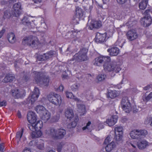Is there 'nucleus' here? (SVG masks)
<instances>
[{"mask_svg":"<svg viewBox=\"0 0 152 152\" xmlns=\"http://www.w3.org/2000/svg\"><path fill=\"white\" fill-rule=\"evenodd\" d=\"M48 152H55L53 150H50Z\"/></svg>","mask_w":152,"mask_h":152,"instance_id":"69168bd1","label":"nucleus"},{"mask_svg":"<svg viewBox=\"0 0 152 152\" xmlns=\"http://www.w3.org/2000/svg\"><path fill=\"white\" fill-rule=\"evenodd\" d=\"M102 25L101 21H95L92 20L90 23H88L87 27L90 29H92L93 28H98Z\"/></svg>","mask_w":152,"mask_h":152,"instance_id":"f3484780","label":"nucleus"},{"mask_svg":"<svg viewBox=\"0 0 152 152\" xmlns=\"http://www.w3.org/2000/svg\"><path fill=\"white\" fill-rule=\"evenodd\" d=\"M35 3H40L42 1V0H33Z\"/></svg>","mask_w":152,"mask_h":152,"instance_id":"bf43d9fd","label":"nucleus"},{"mask_svg":"<svg viewBox=\"0 0 152 152\" xmlns=\"http://www.w3.org/2000/svg\"><path fill=\"white\" fill-rule=\"evenodd\" d=\"M22 43L23 45H28L32 47H36L39 44L38 39L31 36L25 37L23 39Z\"/></svg>","mask_w":152,"mask_h":152,"instance_id":"f03ea898","label":"nucleus"},{"mask_svg":"<svg viewBox=\"0 0 152 152\" xmlns=\"http://www.w3.org/2000/svg\"><path fill=\"white\" fill-rule=\"evenodd\" d=\"M110 60V57L108 56H101L96 58L93 61L94 65L96 66H100L102 62H104L105 61H109Z\"/></svg>","mask_w":152,"mask_h":152,"instance_id":"9d476101","label":"nucleus"},{"mask_svg":"<svg viewBox=\"0 0 152 152\" xmlns=\"http://www.w3.org/2000/svg\"><path fill=\"white\" fill-rule=\"evenodd\" d=\"M138 133L139 136L142 135L145 136L147 134L148 132L146 130H138Z\"/></svg>","mask_w":152,"mask_h":152,"instance_id":"a18cd8bd","label":"nucleus"},{"mask_svg":"<svg viewBox=\"0 0 152 152\" xmlns=\"http://www.w3.org/2000/svg\"><path fill=\"white\" fill-rule=\"evenodd\" d=\"M134 110L135 111V112H137L138 111V110H137H137H134Z\"/></svg>","mask_w":152,"mask_h":152,"instance_id":"338daca9","label":"nucleus"},{"mask_svg":"<svg viewBox=\"0 0 152 152\" xmlns=\"http://www.w3.org/2000/svg\"><path fill=\"white\" fill-rule=\"evenodd\" d=\"M27 119L30 125L35 122L37 120L35 113L32 111L29 112L27 114Z\"/></svg>","mask_w":152,"mask_h":152,"instance_id":"dca6fc26","label":"nucleus"},{"mask_svg":"<svg viewBox=\"0 0 152 152\" xmlns=\"http://www.w3.org/2000/svg\"><path fill=\"white\" fill-rule=\"evenodd\" d=\"M131 146L133 148H136V143L135 142H131L130 143Z\"/></svg>","mask_w":152,"mask_h":152,"instance_id":"864d4df0","label":"nucleus"},{"mask_svg":"<svg viewBox=\"0 0 152 152\" xmlns=\"http://www.w3.org/2000/svg\"><path fill=\"white\" fill-rule=\"evenodd\" d=\"M112 32H108L104 34L98 33L96 34L95 41L97 42H102L105 41L107 39L112 36Z\"/></svg>","mask_w":152,"mask_h":152,"instance_id":"7ed1b4c3","label":"nucleus"},{"mask_svg":"<svg viewBox=\"0 0 152 152\" xmlns=\"http://www.w3.org/2000/svg\"><path fill=\"white\" fill-rule=\"evenodd\" d=\"M121 104L122 109L125 112L129 113L131 110L130 104L127 98L125 97L122 99Z\"/></svg>","mask_w":152,"mask_h":152,"instance_id":"6e6552de","label":"nucleus"},{"mask_svg":"<svg viewBox=\"0 0 152 152\" xmlns=\"http://www.w3.org/2000/svg\"><path fill=\"white\" fill-rule=\"evenodd\" d=\"M4 32V30H2L0 32V38L2 37Z\"/></svg>","mask_w":152,"mask_h":152,"instance_id":"13d9d810","label":"nucleus"},{"mask_svg":"<svg viewBox=\"0 0 152 152\" xmlns=\"http://www.w3.org/2000/svg\"><path fill=\"white\" fill-rule=\"evenodd\" d=\"M65 115L68 118L71 119L74 118L73 111L72 109H68L65 112Z\"/></svg>","mask_w":152,"mask_h":152,"instance_id":"bb28decb","label":"nucleus"},{"mask_svg":"<svg viewBox=\"0 0 152 152\" xmlns=\"http://www.w3.org/2000/svg\"><path fill=\"white\" fill-rule=\"evenodd\" d=\"M37 148L41 150H43L44 148V141L42 140H40L37 145Z\"/></svg>","mask_w":152,"mask_h":152,"instance_id":"72a5a7b5","label":"nucleus"},{"mask_svg":"<svg viewBox=\"0 0 152 152\" xmlns=\"http://www.w3.org/2000/svg\"><path fill=\"white\" fill-rule=\"evenodd\" d=\"M64 88V87L62 85H60L58 88V91H63V89Z\"/></svg>","mask_w":152,"mask_h":152,"instance_id":"6e6d98bb","label":"nucleus"},{"mask_svg":"<svg viewBox=\"0 0 152 152\" xmlns=\"http://www.w3.org/2000/svg\"><path fill=\"white\" fill-rule=\"evenodd\" d=\"M46 110L45 107L42 105H38L35 108L36 111L40 115L44 113Z\"/></svg>","mask_w":152,"mask_h":152,"instance_id":"cd10ccee","label":"nucleus"},{"mask_svg":"<svg viewBox=\"0 0 152 152\" xmlns=\"http://www.w3.org/2000/svg\"><path fill=\"white\" fill-rule=\"evenodd\" d=\"M42 135V133L41 130L34 129L31 133L32 138H36L41 137Z\"/></svg>","mask_w":152,"mask_h":152,"instance_id":"412c9836","label":"nucleus"},{"mask_svg":"<svg viewBox=\"0 0 152 152\" xmlns=\"http://www.w3.org/2000/svg\"><path fill=\"white\" fill-rule=\"evenodd\" d=\"M62 151V143L59 144L58 145L57 151L58 152H60Z\"/></svg>","mask_w":152,"mask_h":152,"instance_id":"09e8293b","label":"nucleus"},{"mask_svg":"<svg viewBox=\"0 0 152 152\" xmlns=\"http://www.w3.org/2000/svg\"><path fill=\"white\" fill-rule=\"evenodd\" d=\"M13 15L15 17H18L22 12L21 4L20 3L15 4L13 7Z\"/></svg>","mask_w":152,"mask_h":152,"instance_id":"9b49d317","label":"nucleus"},{"mask_svg":"<svg viewBox=\"0 0 152 152\" xmlns=\"http://www.w3.org/2000/svg\"><path fill=\"white\" fill-rule=\"evenodd\" d=\"M116 67V63L115 61H105L103 65L104 70L106 72H111L114 70Z\"/></svg>","mask_w":152,"mask_h":152,"instance_id":"423d86ee","label":"nucleus"},{"mask_svg":"<svg viewBox=\"0 0 152 152\" xmlns=\"http://www.w3.org/2000/svg\"><path fill=\"white\" fill-rule=\"evenodd\" d=\"M43 126V122L41 120L36 121L31 125H28V127L30 130H41Z\"/></svg>","mask_w":152,"mask_h":152,"instance_id":"ddd939ff","label":"nucleus"},{"mask_svg":"<svg viewBox=\"0 0 152 152\" xmlns=\"http://www.w3.org/2000/svg\"><path fill=\"white\" fill-rule=\"evenodd\" d=\"M118 116L117 115H114L107 119L104 123L108 125L109 126L114 125L117 122Z\"/></svg>","mask_w":152,"mask_h":152,"instance_id":"2eb2a0df","label":"nucleus"},{"mask_svg":"<svg viewBox=\"0 0 152 152\" xmlns=\"http://www.w3.org/2000/svg\"><path fill=\"white\" fill-rule=\"evenodd\" d=\"M65 134V130L62 129H52L51 131V136L56 139L62 138Z\"/></svg>","mask_w":152,"mask_h":152,"instance_id":"20e7f679","label":"nucleus"},{"mask_svg":"<svg viewBox=\"0 0 152 152\" xmlns=\"http://www.w3.org/2000/svg\"><path fill=\"white\" fill-rule=\"evenodd\" d=\"M8 39L9 42L11 43L15 42L16 40L15 35L13 33H10L8 34Z\"/></svg>","mask_w":152,"mask_h":152,"instance_id":"2f4dec72","label":"nucleus"},{"mask_svg":"<svg viewBox=\"0 0 152 152\" xmlns=\"http://www.w3.org/2000/svg\"><path fill=\"white\" fill-rule=\"evenodd\" d=\"M4 147L2 144L0 145V152H3Z\"/></svg>","mask_w":152,"mask_h":152,"instance_id":"4d7b16f0","label":"nucleus"},{"mask_svg":"<svg viewBox=\"0 0 152 152\" xmlns=\"http://www.w3.org/2000/svg\"><path fill=\"white\" fill-rule=\"evenodd\" d=\"M6 105V101H4L0 102V106L2 107L5 106Z\"/></svg>","mask_w":152,"mask_h":152,"instance_id":"5fc2aeb1","label":"nucleus"},{"mask_svg":"<svg viewBox=\"0 0 152 152\" xmlns=\"http://www.w3.org/2000/svg\"><path fill=\"white\" fill-rule=\"evenodd\" d=\"M18 117L19 118H20L21 117V115L20 112H18Z\"/></svg>","mask_w":152,"mask_h":152,"instance_id":"052dcab7","label":"nucleus"},{"mask_svg":"<svg viewBox=\"0 0 152 152\" xmlns=\"http://www.w3.org/2000/svg\"><path fill=\"white\" fill-rule=\"evenodd\" d=\"M39 79L37 80V82H41L42 85L45 86H47L49 84V80L47 77L43 78L39 77Z\"/></svg>","mask_w":152,"mask_h":152,"instance_id":"a878e982","label":"nucleus"},{"mask_svg":"<svg viewBox=\"0 0 152 152\" xmlns=\"http://www.w3.org/2000/svg\"><path fill=\"white\" fill-rule=\"evenodd\" d=\"M40 116L42 120L46 121L50 118V115L49 112L46 110L45 111V112Z\"/></svg>","mask_w":152,"mask_h":152,"instance_id":"b1692460","label":"nucleus"},{"mask_svg":"<svg viewBox=\"0 0 152 152\" xmlns=\"http://www.w3.org/2000/svg\"><path fill=\"white\" fill-rule=\"evenodd\" d=\"M77 107L78 109V111L79 112L82 113L83 114L85 112L86 109L84 105L82 104H77Z\"/></svg>","mask_w":152,"mask_h":152,"instance_id":"7c9ffc66","label":"nucleus"},{"mask_svg":"<svg viewBox=\"0 0 152 152\" xmlns=\"http://www.w3.org/2000/svg\"><path fill=\"white\" fill-rule=\"evenodd\" d=\"M92 129V124L90 121H88V123H87L86 126L83 127L82 128V129L83 130L87 129L88 130L90 131Z\"/></svg>","mask_w":152,"mask_h":152,"instance_id":"f704fd0d","label":"nucleus"},{"mask_svg":"<svg viewBox=\"0 0 152 152\" xmlns=\"http://www.w3.org/2000/svg\"><path fill=\"white\" fill-rule=\"evenodd\" d=\"M145 90H147L149 89V87L148 86H147L144 88Z\"/></svg>","mask_w":152,"mask_h":152,"instance_id":"0e129e2a","label":"nucleus"},{"mask_svg":"<svg viewBox=\"0 0 152 152\" xmlns=\"http://www.w3.org/2000/svg\"><path fill=\"white\" fill-rule=\"evenodd\" d=\"M115 138L117 141H121L123 137V128L122 127L118 126L115 128Z\"/></svg>","mask_w":152,"mask_h":152,"instance_id":"1a4fd4ad","label":"nucleus"},{"mask_svg":"<svg viewBox=\"0 0 152 152\" xmlns=\"http://www.w3.org/2000/svg\"><path fill=\"white\" fill-rule=\"evenodd\" d=\"M88 50L84 49L81 50L79 53L78 58L80 61H85L87 60L86 54Z\"/></svg>","mask_w":152,"mask_h":152,"instance_id":"a211bd4d","label":"nucleus"},{"mask_svg":"<svg viewBox=\"0 0 152 152\" xmlns=\"http://www.w3.org/2000/svg\"><path fill=\"white\" fill-rule=\"evenodd\" d=\"M78 56V54H76L75 56V57H77Z\"/></svg>","mask_w":152,"mask_h":152,"instance_id":"774afa93","label":"nucleus"},{"mask_svg":"<svg viewBox=\"0 0 152 152\" xmlns=\"http://www.w3.org/2000/svg\"><path fill=\"white\" fill-rule=\"evenodd\" d=\"M76 14L78 17L83 15V13L82 10L80 7H77L76 9Z\"/></svg>","mask_w":152,"mask_h":152,"instance_id":"c9c22d12","label":"nucleus"},{"mask_svg":"<svg viewBox=\"0 0 152 152\" xmlns=\"http://www.w3.org/2000/svg\"><path fill=\"white\" fill-rule=\"evenodd\" d=\"M138 130H134L131 131L129 133V136L132 139H136L139 137Z\"/></svg>","mask_w":152,"mask_h":152,"instance_id":"393cba45","label":"nucleus"},{"mask_svg":"<svg viewBox=\"0 0 152 152\" xmlns=\"http://www.w3.org/2000/svg\"><path fill=\"white\" fill-rule=\"evenodd\" d=\"M148 0H143L139 4V7L141 10L145 9L147 5Z\"/></svg>","mask_w":152,"mask_h":152,"instance_id":"c85d7f7f","label":"nucleus"},{"mask_svg":"<svg viewBox=\"0 0 152 152\" xmlns=\"http://www.w3.org/2000/svg\"><path fill=\"white\" fill-rule=\"evenodd\" d=\"M106 76L104 74L99 75L97 77V79L99 81L104 80L106 78Z\"/></svg>","mask_w":152,"mask_h":152,"instance_id":"c03bdc74","label":"nucleus"},{"mask_svg":"<svg viewBox=\"0 0 152 152\" xmlns=\"http://www.w3.org/2000/svg\"><path fill=\"white\" fill-rule=\"evenodd\" d=\"M127 39L130 41L134 40L138 37V35L135 30H131L128 31L127 34Z\"/></svg>","mask_w":152,"mask_h":152,"instance_id":"4468645a","label":"nucleus"},{"mask_svg":"<svg viewBox=\"0 0 152 152\" xmlns=\"http://www.w3.org/2000/svg\"><path fill=\"white\" fill-rule=\"evenodd\" d=\"M73 120L74 121H72L71 124H69L68 126V127L69 128L75 127L77 124V122L78 121V118L77 116H75Z\"/></svg>","mask_w":152,"mask_h":152,"instance_id":"c756f323","label":"nucleus"},{"mask_svg":"<svg viewBox=\"0 0 152 152\" xmlns=\"http://www.w3.org/2000/svg\"><path fill=\"white\" fill-rule=\"evenodd\" d=\"M150 143L152 144V142L149 143L145 140H141L137 142V146L140 149H143L149 145Z\"/></svg>","mask_w":152,"mask_h":152,"instance_id":"6ab92c4d","label":"nucleus"},{"mask_svg":"<svg viewBox=\"0 0 152 152\" xmlns=\"http://www.w3.org/2000/svg\"><path fill=\"white\" fill-rule=\"evenodd\" d=\"M145 124H147L150 123V125L152 126V117L147 118L145 121Z\"/></svg>","mask_w":152,"mask_h":152,"instance_id":"49530a36","label":"nucleus"},{"mask_svg":"<svg viewBox=\"0 0 152 152\" xmlns=\"http://www.w3.org/2000/svg\"><path fill=\"white\" fill-rule=\"evenodd\" d=\"M22 152H31V151L30 148L26 147L23 150Z\"/></svg>","mask_w":152,"mask_h":152,"instance_id":"603ef678","label":"nucleus"},{"mask_svg":"<svg viewBox=\"0 0 152 152\" xmlns=\"http://www.w3.org/2000/svg\"><path fill=\"white\" fill-rule=\"evenodd\" d=\"M107 51L110 54L111 56H116L119 53V50L117 47L111 48L107 50Z\"/></svg>","mask_w":152,"mask_h":152,"instance_id":"5701e85b","label":"nucleus"},{"mask_svg":"<svg viewBox=\"0 0 152 152\" xmlns=\"http://www.w3.org/2000/svg\"><path fill=\"white\" fill-rule=\"evenodd\" d=\"M117 87L118 89H120L121 88V84H118L117 86Z\"/></svg>","mask_w":152,"mask_h":152,"instance_id":"680f3d73","label":"nucleus"},{"mask_svg":"<svg viewBox=\"0 0 152 152\" xmlns=\"http://www.w3.org/2000/svg\"><path fill=\"white\" fill-rule=\"evenodd\" d=\"M112 140V137L110 136H108L105 139L104 144L107 145L105 147L106 151L110 152L113 150L115 147V142L113 141L110 142Z\"/></svg>","mask_w":152,"mask_h":152,"instance_id":"0eeeda50","label":"nucleus"},{"mask_svg":"<svg viewBox=\"0 0 152 152\" xmlns=\"http://www.w3.org/2000/svg\"><path fill=\"white\" fill-rule=\"evenodd\" d=\"M33 142H34V141H31L29 143V145L31 146L33 144Z\"/></svg>","mask_w":152,"mask_h":152,"instance_id":"e2e57ef3","label":"nucleus"},{"mask_svg":"<svg viewBox=\"0 0 152 152\" xmlns=\"http://www.w3.org/2000/svg\"><path fill=\"white\" fill-rule=\"evenodd\" d=\"M13 12H10L8 11H6L4 12V18H9L10 17H13Z\"/></svg>","mask_w":152,"mask_h":152,"instance_id":"58836bf2","label":"nucleus"},{"mask_svg":"<svg viewBox=\"0 0 152 152\" xmlns=\"http://www.w3.org/2000/svg\"><path fill=\"white\" fill-rule=\"evenodd\" d=\"M80 87V85L77 83L72 85L71 87L72 90L74 91H75L78 90Z\"/></svg>","mask_w":152,"mask_h":152,"instance_id":"37998d69","label":"nucleus"},{"mask_svg":"<svg viewBox=\"0 0 152 152\" xmlns=\"http://www.w3.org/2000/svg\"><path fill=\"white\" fill-rule=\"evenodd\" d=\"M120 94L119 91L109 90L108 91L107 97L112 99L118 96Z\"/></svg>","mask_w":152,"mask_h":152,"instance_id":"aec40b11","label":"nucleus"},{"mask_svg":"<svg viewBox=\"0 0 152 152\" xmlns=\"http://www.w3.org/2000/svg\"><path fill=\"white\" fill-rule=\"evenodd\" d=\"M23 132V129H22L21 131H18L17 132L16 135V138L17 139V141L18 142L20 140V139L22 135Z\"/></svg>","mask_w":152,"mask_h":152,"instance_id":"79ce46f5","label":"nucleus"},{"mask_svg":"<svg viewBox=\"0 0 152 152\" xmlns=\"http://www.w3.org/2000/svg\"><path fill=\"white\" fill-rule=\"evenodd\" d=\"M14 78V77L11 75H7L4 78V81L6 82H10L13 80Z\"/></svg>","mask_w":152,"mask_h":152,"instance_id":"e433bc0d","label":"nucleus"},{"mask_svg":"<svg viewBox=\"0 0 152 152\" xmlns=\"http://www.w3.org/2000/svg\"><path fill=\"white\" fill-rule=\"evenodd\" d=\"M152 98V92H151L145 98L144 100L147 101H149Z\"/></svg>","mask_w":152,"mask_h":152,"instance_id":"de8ad7c7","label":"nucleus"},{"mask_svg":"<svg viewBox=\"0 0 152 152\" xmlns=\"http://www.w3.org/2000/svg\"><path fill=\"white\" fill-rule=\"evenodd\" d=\"M150 13L152 14L149 10H146L144 13L147 15L141 20V23L145 27L149 26L152 23V18L150 15Z\"/></svg>","mask_w":152,"mask_h":152,"instance_id":"39448f33","label":"nucleus"},{"mask_svg":"<svg viewBox=\"0 0 152 152\" xmlns=\"http://www.w3.org/2000/svg\"><path fill=\"white\" fill-rule=\"evenodd\" d=\"M12 93L13 96L17 97L21 96L22 94L21 92L19 91L17 88H15V89L12 90Z\"/></svg>","mask_w":152,"mask_h":152,"instance_id":"473e14b6","label":"nucleus"},{"mask_svg":"<svg viewBox=\"0 0 152 152\" xmlns=\"http://www.w3.org/2000/svg\"><path fill=\"white\" fill-rule=\"evenodd\" d=\"M31 18L29 17L25 16L24 17L23 20H22V23L25 24V23L27 24H32L33 23H31L30 22H29Z\"/></svg>","mask_w":152,"mask_h":152,"instance_id":"ea45409f","label":"nucleus"},{"mask_svg":"<svg viewBox=\"0 0 152 152\" xmlns=\"http://www.w3.org/2000/svg\"><path fill=\"white\" fill-rule=\"evenodd\" d=\"M65 94L67 98L73 99L75 101L78 102H81V101L77 97L73 95V94L71 92L67 91H65Z\"/></svg>","mask_w":152,"mask_h":152,"instance_id":"4be33fe9","label":"nucleus"},{"mask_svg":"<svg viewBox=\"0 0 152 152\" xmlns=\"http://www.w3.org/2000/svg\"><path fill=\"white\" fill-rule=\"evenodd\" d=\"M49 101L52 104L59 106L61 103V96L54 92L50 93L48 96Z\"/></svg>","mask_w":152,"mask_h":152,"instance_id":"f257e3e1","label":"nucleus"},{"mask_svg":"<svg viewBox=\"0 0 152 152\" xmlns=\"http://www.w3.org/2000/svg\"><path fill=\"white\" fill-rule=\"evenodd\" d=\"M127 0H117V2L119 4H123L125 3Z\"/></svg>","mask_w":152,"mask_h":152,"instance_id":"8fccbe9b","label":"nucleus"},{"mask_svg":"<svg viewBox=\"0 0 152 152\" xmlns=\"http://www.w3.org/2000/svg\"><path fill=\"white\" fill-rule=\"evenodd\" d=\"M54 53H56V52L53 51H50L49 52L44 54L43 56L45 58V59H47L52 55H53Z\"/></svg>","mask_w":152,"mask_h":152,"instance_id":"4c0bfd02","label":"nucleus"},{"mask_svg":"<svg viewBox=\"0 0 152 152\" xmlns=\"http://www.w3.org/2000/svg\"><path fill=\"white\" fill-rule=\"evenodd\" d=\"M62 145L63 151H68L70 148V145L68 143H62Z\"/></svg>","mask_w":152,"mask_h":152,"instance_id":"a19ab883","label":"nucleus"},{"mask_svg":"<svg viewBox=\"0 0 152 152\" xmlns=\"http://www.w3.org/2000/svg\"><path fill=\"white\" fill-rule=\"evenodd\" d=\"M39 94V89L37 88H35L34 92L31 94L28 98V99L31 101V104H33L37 99Z\"/></svg>","mask_w":152,"mask_h":152,"instance_id":"f8f14e48","label":"nucleus"},{"mask_svg":"<svg viewBox=\"0 0 152 152\" xmlns=\"http://www.w3.org/2000/svg\"><path fill=\"white\" fill-rule=\"evenodd\" d=\"M121 41L122 40L121 39H118L115 43L116 45L117 46L118 45L120 46H122V44H121Z\"/></svg>","mask_w":152,"mask_h":152,"instance_id":"3c124183","label":"nucleus"}]
</instances>
